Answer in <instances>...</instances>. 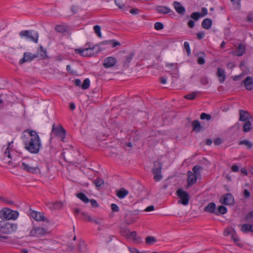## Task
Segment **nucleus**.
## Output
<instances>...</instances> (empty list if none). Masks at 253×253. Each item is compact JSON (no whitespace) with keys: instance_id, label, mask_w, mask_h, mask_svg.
Returning <instances> with one entry per match:
<instances>
[{"instance_id":"f257e3e1","label":"nucleus","mask_w":253,"mask_h":253,"mask_svg":"<svg viewBox=\"0 0 253 253\" xmlns=\"http://www.w3.org/2000/svg\"><path fill=\"white\" fill-rule=\"evenodd\" d=\"M28 132L29 137L24 141L25 149L31 153H39L42 146L40 138L35 130L28 129L24 132Z\"/></svg>"},{"instance_id":"f03ea898","label":"nucleus","mask_w":253,"mask_h":253,"mask_svg":"<svg viewBox=\"0 0 253 253\" xmlns=\"http://www.w3.org/2000/svg\"><path fill=\"white\" fill-rule=\"evenodd\" d=\"M105 48H101L99 45H93L92 47H86L84 48H78L75 50L77 54H79L83 57H90L94 56L101 51L104 50Z\"/></svg>"},{"instance_id":"7ed1b4c3","label":"nucleus","mask_w":253,"mask_h":253,"mask_svg":"<svg viewBox=\"0 0 253 253\" xmlns=\"http://www.w3.org/2000/svg\"><path fill=\"white\" fill-rule=\"evenodd\" d=\"M19 167L20 169L28 172L36 173L40 172V169L37 164H35L32 160H24L21 162V164Z\"/></svg>"},{"instance_id":"20e7f679","label":"nucleus","mask_w":253,"mask_h":253,"mask_svg":"<svg viewBox=\"0 0 253 253\" xmlns=\"http://www.w3.org/2000/svg\"><path fill=\"white\" fill-rule=\"evenodd\" d=\"M18 216L17 211L8 208H4L0 211V218L3 220H16Z\"/></svg>"},{"instance_id":"39448f33","label":"nucleus","mask_w":253,"mask_h":253,"mask_svg":"<svg viewBox=\"0 0 253 253\" xmlns=\"http://www.w3.org/2000/svg\"><path fill=\"white\" fill-rule=\"evenodd\" d=\"M17 229V225L10 223L4 220L0 221V233L3 234H10L15 232Z\"/></svg>"},{"instance_id":"423d86ee","label":"nucleus","mask_w":253,"mask_h":253,"mask_svg":"<svg viewBox=\"0 0 253 253\" xmlns=\"http://www.w3.org/2000/svg\"><path fill=\"white\" fill-rule=\"evenodd\" d=\"M50 234V231L42 226H34L30 232V236L34 237H41Z\"/></svg>"},{"instance_id":"0eeeda50","label":"nucleus","mask_w":253,"mask_h":253,"mask_svg":"<svg viewBox=\"0 0 253 253\" xmlns=\"http://www.w3.org/2000/svg\"><path fill=\"white\" fill-rule=\"evenodd\" d=\"M19 35L21 38H25L35 43L38 42L39 34L37 32L34 30H22L19 33Z\"/></svg>"},{"instance_id":"6e6552de","label":"nucleus","mask_w":253,"mask_h":253,"mask_svg":"<svg viewBox=\"0 0 253 253\" xmlns=\"http://www.w3.org/2000/svg\"><path fill=\"white\" fill-rule=\"evenodd\" d=\"M163 165L159 161H155L154 163V166L152 169L153 173L154 174V179L156 181H159L162 178L161 174V170L162 169Z\"/></svg>"},{"instance_id":"1a4fd4ad","label":"nucleus","mask_w":253,"mask_h":253,"mask_svg":"<svg viewBox=\"0 0 253 253\" xmlns=\"http://www.w3.org/2000/svg\"><path fill=\"white\" fill-rule=\"evenodd\" d=\"M176 195L179 198L178 202L184 206L189 204L190 197L188 193L181 189H179L176 191Z\"/></svg>"},{"instance_id":"9d476101","label":"nucleus","mask_w":253,"mask_h":253,"mask_svg":"<svg viewBox=\"0 0 253 253\" xmlns=\"http://www.w3.org/2000/svg\"><path fill=\"white\" fill-rule=\"evenodd\" d=\"M52 133H54L56 136L60 137L62 141H63L64 139L65 138L66 131L60 125L55 127V125H53Z\"/></svg>"},{"instance_id":"9b49d317","label":"nucleus","mask_w":253,"mask_h":253,"mask_svg":"<svg viewBox=\"0 0 253 253\" xmlns=\"http://www.w3.org/2000/svg\"><path fill=\"white\" fill-rule=\"evenodd\" d=\"M37 57L38 55L36 54H34L29 52H25L23 54V57L19 60V64L22 65L24 63L31 61Z\"/></svg>"},{"instance_id":"f8f14e48","label":"nucleus","mask_w":253,"mask_h":253,"mask_svg":"<svg viewBox=\"0 0 253 253\" xmlns=\"http://www.w3.org/2000/svg\"><path fill=\"white\" fill-rule=\"evenodd\" d=\"M234 202L233 196L230 193L224 195L220 199V202L224 205H231Z\"/></svg>"},{"instance_id":"ddd939ff","label":"nucleus","mask_w":253,"mask_h":253,"mask_svg":"<svg viewBox=\"0 0 253 253\" xmlns=\"http://www.w3.org/2000/svg\"><path fill=\"white\" fill-rule=\"evenodd\" d=\"M31 215L34 220L37 221L49 222L48 219L44 217L42 212L32 211L31 213Z\"/></svg>"},{"instance_id":"4468645a","label":"nucleus","mask_w":253,"mask_h":253,"mask_svg":"<svg viewBox=\"0 0 253 253\" xmlns=\"http://www.w3.org/2000/svg\"><path fill=\"white\" fill-rule=\"evenodd\" d=\"M121 234L125 236L126 238L132 240L136 243H139L141 241V238L137 236V233L136 231H128L126 234H124L123 232H121Z\"/></svg>"},{"instance_id":"2eb2a0df","label":"nucleus","mask_w":253,"mask_h":253,"mask_svg":"<svg viewBox=\"0 0 253 253\" xmlns=\"http://www.w3.org/2000/svg\"><path fill=\"white\" fill-rule=\"evenodd\" d=\"M239 121L241 122L252 120L253 117L250 114L249 112L244 110H239Z\"/></svg>"},{"instance_id":"dca6fc26","label":"nucleus","mask_w":253,"mask_h":253,"mask_svg":"<svg viewBox=\"0 0 253 253\" xmlns=\"http://www.w3.org/2000/svg\"><path fill=\"white\" fill-rule=\"evenodd\" d=\"M117 60L115 57L110 56L106 58L103 63V66L105 68H108L114 66L116 63Z\"/></svg>"},{"instance_id":"f3484780","label":"nucleus","mask_w":253,"mask_h":253,"mask_svg":"<svg viewBox=\"0 0 253 253\" xmlns=\"http://www.w3.org/2000/svg\"><path fill=\"white\" fill-rule=\"evenodd\" d=\"M243 83L246 89L251 90L253 88V81L252 77L250 76L247 77L245 80L243 81Z\"/></svg>"},{"instance_id":"a211bd4d","label":"nucleus","mask_w":253,"mask_h":253,"mask_svg":"<svg viewBox=\"0 0 253 253\" xmlns=\"http://www.w3.org/2000/svg\"><path fill=\"white\" fill-rule=\"evenodd\" d=\"M197 177L196 175L194 174L193 172L190 171L188 172V179L187 182L189 185H192L194 184L196 181L197 179Z\"/></svg>"},{"instance_id":"6ab92c4d","label":"nucleus","mask_w":253,"mask_h":253,"mask_svg":"<svg viewBox=\"0 0 253 253\" xmlns=\"http://www.w3.org/2000/svg\"><path fill=\"white\" fill-rule=\"evenodd\" d=\"M173 6L176 12L181 15H184L185 9V8L182 6L181 3L178 1H174Z\"/></svg>"},{"instance_id":"aec40b11","label":"nucleus","mask_w":253,"mask_h":253,"mask_svg":"<svg viewBox=\"0 0 253 253\" xmlns=\"http://www.w3.org/2000/svg\"><path fill=\"white\" fill-rule=\"evenodd\" d=\"M216 205L214 202L209 203L204 208V211L211 213H215Z\"/></svg>"},{"instance_id":"412c9836","label":"nucleus","mask_w":253,"mask_h":253,"mask_svg":"<svg viewBox=\"0 0 253 253\" xmlns=\"http://www.w3.org/2000/svg\"><path fill=\"white\" fill-rule=\"evenodd\" d=\"M192 129L195 132H199L202 128V127L198 120H194L192 123Z\"/></svg>"},{"instance_id":"4be33fe9","label":"nucleus","mask_w":253,"mask_h":253,"mask_svg":"<svg viewBox=\"0 0 253 253\" xmlns=\"http://www.w3.org/2000/svg\"><path fill=\"white\" fill-rule=\"evenodd\" d=\"M217 76L218 77L219 81L220 83H223L225 80V75L224 71L220 68H218L217 71Z\"/></svg>"},{"instance_id":"5701e85b","label":"nucleus","mask_w":253,"mask_h":253,"mask_svg":"<svg viewBox=\"0 0 253 253\" xmlns=\"http://www.w3.org/2000/svg\"><path fill=\"white\" fill-rule=\"evenodd\" d=\"M128 194V191L124 188H121L117 191V196L120 199H123Z\"/></svg>"},{"instance_id":"b1692460","label":"nucleus","mask_w":253,"mask_h":253,"mask_svg":"<svg viewBox=\"0 0 253 253\" xmlns=\"http://www.w3.org/2000/svg\"><path fill=\"white\" fill-rule=\"evenodd\" d=\"M212 25V20L210 18H206L202 22V27L205 29H209Z\"/></svg>"},{"instance_id":"393cba45","label":"nucleus","mask_w":253,"mask_h":253,"mask_svg":"<svg viewBox=\"0 0 253 253\" xmlns=\"http://www.w3.org/2000/svg\"><path fill=\"white\" fill-rule=\"evenodd\" d=\"M156 10L158 13L167 14L170 12V9L166 6H158L156 7Z\"/></svg>"},{"instance_id":"a878e982","label":"nucleus","mask_w":253,"mask_h":253,"mask_svg":"<svg viewBox=\"0 0 253 253\" xmlns=\"http://www.w3.org/2000/svg\"><path fill=\"white\" fill-rule=\"evenodd\" d=\"M243 126V131L248 132L252 129V123L250 120L245 121Z\"/></svg>"},{"instance_id":"bb28decb","label":"nucleus","mask_w":253,"mask_h":253,"mask_svg":"<svg viewBox=\"0 0 253 253\" xmlns=\"http://www.w3.org/2000/svg\"><path fill=\"white\" fill-rule=\"evenodd\" d=\"M115 3L118 8L123 11L126 12L128 10V8L125 6L121 0H115Z\"/></svg>"},{"instance_id":"cd10ccee","label":"nucleus","mask_w":253,"mask_h":253,"mask_svg":"<svg viewBox=\"0 0 253 253\" xmlns=\"http://www.w3.org/2000/svg\"><path fill=\"white\" fill-rule=\"evenodd\" d=\"M245 46L244 44L240 43L236 50V54L238 56H242L245 52Z\"/></svg>"},{"instance_id":"c85d7f7f","label":"nucleus","mask_w":253,"mask_h":253,"mask_svg":"<svg viewBox=\"0 0 253 253\" xmlns=\"http://www.w3.org/2000/svg\"><path fill=\"white\" fill-rule=\"evenodd\" d=\"M78 251L80 253H86V249L85 243L84 241H80L78 246Z\"/></svg>"},{"instance_id":"c756f323","label":"nucleus","mask_w":253,"mask_h":253,"mask_svg":"<svg viewBox=\"0 0 253 253\" xmlns=\"http://www.w3.org/2000/svg\"><path fill=\"white\" fill-rule=\"evenodd\" d=\"M241 231L244 232L248 231L253 232V225L249 224H243L241 227Z\"/></svg>"},{"instance_id":"7c9ffc66","label":"nucleus","mask_w":253,"mask_h":253,"mask_svg":"<svg viewBox=\"0 0 253 253\" xmlns=\"http://www.w3.org/2000/svg\"><path fill=\"white\" fill-rule=\"evenodd\" d=\"M198 54L200 56L197 60V62L200 65H203L205 63V57L206 56V54L203 52H200Z\"/></svg>"},{"instance_id":"2f4dec72","label":"nucleus","mask_w":253,"mask_h":253,"mask_svg":"<svg viewBox=\"0 0 253 253\" xmlns=\"http://www.w3.org/2000/svg\"><path fill=\"white\" fill-rule=\"evenodd\" d=\"M76 196L85 203L89 202V199L83 193H77Z\"/></svg>"},{"instance_id":"473e14b6","label":"nucleus","mask_w":253,"mask_h":253,"mask_svg":"<svg viewBox=\"0 0 253 253\" xmlns=\"http://www.w3.org/2000/svg\"><path fill=\"white\" fill-rule=\"evenodd\" d=\"M239 145H245L248 149H250L253 146V143L247 140H244L239 142Z\"/></svg>"},{"instance_id":"72a5a7b5","label":"nucleus","mask_w":253,"mask_h":253,"mask_svg":"<svg viewBox=\"0 0 253 253\" xmlns=\"http://www.w3.org/2000/svg\"><path fill=\"white\" fill-rule=\"evenodd\" d=\"M235 233V230L232 228V227H227L226 228L224 232H223V235L225 236H228L229 235H232V234H234Z\"/></svg>"},{"instance_id":"f704fd0d","label":"nucleus","mask_w":253,"mask_h":253,"mask_svg":"<svg viewBox=\"0 0 253 253\" xmlns=\"http://www.w3.org/2000/svg\"><path fill=\"white\" fill-rule=\"evenodd\" d=\"M55 30L56 31L61 33H63L67 31L66 27H65L64 26L61 25L56 26Z\"/></svg>"},{"instance_id":"c9c22d12","label":"nucleus","mask_w":253,"mask_h":253,"mask_svg":"<svg viewBox=\"0 0 253 253\" xmlns=\"http://www.w3.org/2000/svg\"><path fill=\"white\" fill-rule=\"evenodd\" d=\"M156 239L152 236H147L145 239V242L148 245H151L156 242Z\"/></svg>"},{"instance_id":"e433bc0d","label":"nucleus","mask_w":253,"mask_h":253,"mask_svg":"<svg viewBox=\"0 0 253 253\" xmlns=\"http://www.w3.org/2000/svg\"><path fill=\"white\" fill-rule=\"evenodd\" d=\"M218 211L215 212L216 215H218L219 213L221 214H225L227 212V209L225 207L223 206H219L218 207Z\"/></svg>"},{"instance_id":"4c0bfd02","label":"nucleus","mask_w":253,"mask_h":253,"mask_svg":"<svg viewBox=\"0 0 253 253\" xmlns=\"http://www.w3.org/2000/svg\"><path fill=\"white\" fill-rule=\"evenodd\" d=\"M202 169V167L201 166L196 165L193 167L192 169V170L193 171V173L197 176L200 175V171Z\"/></svg>"},{"instance_id":"58836bf2","label":"nucleus","mask_w":253,"mask_h":253,"mask_svg":"<svg viewBox=\"0 0 253 253\" xmlns=\"http://www.w3.org/2000/svg\"><path fill=\"white\" fill-rule=\"evenodd\" d=\"M90 86V81L88 78L85 79L81 85L82 88L83 89H86L89 88Z\"/></svg>"},{"instance_id":"ea45409f","label":"nucleus","mask_w":253,"mask_h":253,"mask_svg":"<svg viewBox=\"0 0 253 253\" xmlns=\"http://www.w3.org/2000/svg\"><path fill=\"white\" fill-rule=\"evenodd\" d=\"M93 184H95L96 187H99L104 184V181L101 178H97L93 180Z\"/></svg>"},{"instance_id":"a19ab883","label":"nucleus","mask_w":253,"mask_h":253,"mask_svg":"<svg viewBox=\"0 0 253 253\" xmlns=\"http://www.w3.org/2000/svg\"><path fill=\"white\" fill-rule=\"evenodd\" d=\"M53 208L56 210H59L61 209L63 206V203L61 201H57L56 202L53 203Z\"/></svg>"},{"instance_id":"79ce46f5","label":"nucleus","mask_w":253,"mask_h":253,"mask_svg":"<svg viewBox=\"0 0 253 253\" xmlns=\"http://www.w3.org/2000/svg\"><path fill=\"white\" fill-rule=\"evenodd\" d=\"M94 32L96 34L97 36L99 38L102 37V34L101 33V27L99 25H95L93 27Z\"/></svg>"},{"instance_id":"37998d69","label":"nucleus","mask_w":253,"mask_h":253,"mask_svg":"<svg viewBox=\"0 0 253 253\" xmlns=\"http://www.w3.org/2000/svg\"><path fill=\"white\" fill-rule=\"evenodd\" d=\"M82 216H83V219L86 221L93 222V218H91L89 215L86 214L84 212H82Z\"/></svg>"},{"instance_id":"c03bdc74","label":"nucleus","mask_w":253,"mask_h":253,"mask_svg":"<svg viewBox=\"0 0 253 253\" xmlns=\"http://www.w3.org/2000/svg\"><path fill=\"white\" fill-rule=\"evenodd\" d=\"M191 18L195 21H197L201 17V13L198 12H194L191 14Z\"/></svg>"},{"instance_id":"a18cd8bd","label":"nucleus","mask_w":253,"mask_h":253,"mask_svg":"<svg viewBox=\"0 0 253 253\" xmlns=\"http://www.w3.org/2000/svg\"><path fill=\"white\" fill-rule=\"evenodd\" d=\"M211 118V117L210 115L203 113L200 115V119L202 120H206L207 121H210Z\"/></svg>"},{"instance_id":"49530a36","label":"nucleus","mask_w":253,"mask_h":253,"mask_svg":"<svg viewBox=\"0 0 253 253\" xmlns=\"http://www.w3.org/2000/svg\"><path fill=\"white\" fill-rule=\"evenodd\" d=\"M133 56V53H130V54L127 55L126 57V59L124 62V64H129L130 62V61H131Z\"/></svg>"},{"instance_id":"de8ad7c7","label":"nucleus","mask_w":253,"mask_h":253,"mask_svg":"<svg viewBox=\"0 0 253 253\" xmlns=\"http://www.w3.org/2000/svg\"><path fill=\"white\" fill-rule=\"evenodd\" d=\"M4 156L5 157H7L9 159H12L11 155L10 154V149H9V146H7L4 152Z\"/></svg>"},{"instance_id":"09e8293b","label":"nucleus","mask_w":253,"mask_h":253,"mask_svg":"<svg viewBox=\"0 0 253 253\" xmlns=\"http://www.w3.org/2000/svg\"><path fill=\"white\" fill-rule=\"evenodd\" d=\"M104 219L102 217H97L95 219H93V222L96 224H102L103 223Z\"/></svg>"},{"instance_id":"8fccbe9b","label":"nucleus","mask_w":253,"mask_h":253,"mask_svg":"<svg viewBox=\"0 0 253 253\" xmlns=\"http://www.w3.org/2000/svg\"><path fill=\"white\" fill-rule=\"evenodd\" d=\"M154 27L156 30H160L164 28V25L161 22H156L155 24Z\"/></svg>"},{"instance_id":"3c124183","label":"nucleus","mask_w":253,"mask_h":253,"mask_svg":"<svg viewBox=\"0 0 253 253\" xmlns=\"http://www.w3.org/2000/svg\"><path fill=\"white\" fill-rule=\"evenodd\" d=\"M184 47L186 50L188 55H189L190 54L191 51L189 43L187 42H184Z\"/></svg>"},{"instance_id":"603ef678","label":"nucleus","mask_w":253,"mask_h":253,"mask_svg":"<svg viewBox=\"0 0 253 253\" xmlns=\"http://www.w3.org/2000/svg\"><path fill=\"white\" fill-rule=\"evenodd\" d=\"M196 92H193L192 93L187 94L184 96V97L189 100H193L196 97Z\"/></svg>"},{"instance_id":"864d4df0","label":"nucleus","mask_w":253,"mask_h":253,"mask_svg":"<svg viewBox=\"0 0 253 253\" xmlns=\"http://www.w3.org/2000/svg\"><path fill=\"white\" fill-rule=\"evenodd\" d=\"M0 200L5 203H6L7 204H13L14 202L12 201L8 200L7 198L3 197H0Z\"/></svg>"},{"instance_id":"5fc2aeb1","label":"nucleus","mask_w":253,"mask_h":253,"mask_svg":"<svg viewBox=\"0 0 253 253\" xmlns=\"http://www.w3.org/2000/svg\"><path fill=\"white\" fill-rule=\"evenodd\" d=\"M246 218L248 220L253 222V211L247 214Z\"/></svg>"},{"instance_id":"6e6d98bb","label":"nucleus","mask_w":253,"mask_h":253,"mask_svg":"<svg viewBox=\"0 0 253 253\" xmlns=\"http://www.w3.org/2000/svg\"><path fill=\"white\" fill-rule=\"evenodd\" d=\"M111 209L113 211H119V207L115 204H112L111 205Z\"/></svg>"},{"instance_id":"4d7b16f0","label":"nucleus","mask_w":253,"mask_h":253,"mask_svg":"<svg viewBox=\"0 0 253 253\" xmlns=\"http://www.w3.org/2000/svg\"><path fill=\"white\" fill-rule=\"evenodd\" d=\"M205 37V33L204 32H200L197 34V38L199 40H201Z\"/></svg>"},{"instance_id":"13d9d810","label":"nucleus","mask_w":253,"mask_h":253,"mask_svg":"<svg viewBox=\"0 0 253 253\" xmlns=\"http://www.w3.org/2000/svg\"><path fill=\"white\" fill-rule=\"evenodd\" d=\"M201 10H202V12L200 13L201 17H204V16H206V15H207L208 10L206 8L202 7Z\"/></svg>"},{"instance_id":"bf43d9fd","label":"nucleus","mask_w":253,"mask_h":253,"mask_svg":"<svg viewBox=\"0 0 253 253\" xmlns=\"http://www.w3.org/2000/svg\"><path fill=\"white\" fill-rule=\"evenodd\" d=\"M111 42H112L111 41H105L102 42L97 44H95V45H99L100 47L102 48L101 47L102 45H106V44H109Z\"/></svg>"},{"instance_id":"052dcab7","label":"nucleus","mask_w":253,"mask_h":253,"mask_svg":"<svg viewBox=\"0 0 253 253\" xmlns=\"http://www.w3.org/2000/svg\"><path fill=\"white\" fill-rule=\"evenodd\" d=\"M89 202H90L91 206L93 207H97L98 206L96 201L94 199L89 200Z\"/></svg>"},{"instance_id":"680f3d73","label":"nucleus","mask_w":253,"mask_h":253,"mask_svg":"<svg viewBox=\"0 0 253 253\" xmlns=\"http://www.w3.org/2000/svg\"><path fill=\"white\" fill-rule=\"evenodd\" d=\"M247 20L248 22H253V14L250 13L247 17Z\"/></svg>"},{"instance_id":"e2e57ef3","label":"nucleus","mask_w":253,"mask_h":253,"mask_svg":"<svg viewBox=\"0 0 253 253\" xmlns=\"http://www.w3.org/2000/svg\"><path fill=\"white\" fill-rule=\"evenodd\" d=\"M243 194H244V196L246 198H248L251 196L250 192L247 189H245L244 190Z\"/></svg>"},{"instance_id":"0e129e2a","label":"nucleus","mask_w":253,"mask_h":253,"mask_svg":"<svg viewBox=\"0 0 253 253\" xmlns=\"http://www.w3.org/2000/svg\"><path fill=\"white\" fill-rule=\"evenodd\" d=\"M231 238L234 241V242L235 243L238 244L237 242H238L239 240L237 237H236V233L232 234V235L231 236Z\"/></svg>"},{"instance_id":"69168bd1","label":"nucleus","mask_w":253,"mask_h":253,"mask_svg":"<svg viewBox=\"0 0 253 253\" xmlns=\"http://www.w3.org/2000/svg\"><path fill=\"white\" fill-rule=\"evenodd\" d=\"M187 25L189 28H193L195 26V22L192 20H190L188 21Z\"/></svg>"},{"instance_id":"338daca9","label":"nucleus","mask_w":253,"mask_h":253,"mask_svg":"<svg viewBox=\"0 0 253 253\" xmlns=\"http://www.w3.org/2000/svg\"><path fill=\"white\" fill-rule=\"evenodd\" d=\"M67 71L70 74L74 75L75 72L72 70L70 65H68L66 67Z\"/></svg>"},{"instance_id":"774afa93","label":"nucleus","mask_w":253,"mask_h":253,"mask_svg":"<svg viewBox=\"0 0 253 253\" xmlns=\"http://www.w3.org/2000/svg\"><path fill=\"white\" fill-rule=\"evenodd\" d=\"M201 82L203 84L206 85L209 83V80L207 78H205L202 79Z\"/></svg>"}]
</instances>
